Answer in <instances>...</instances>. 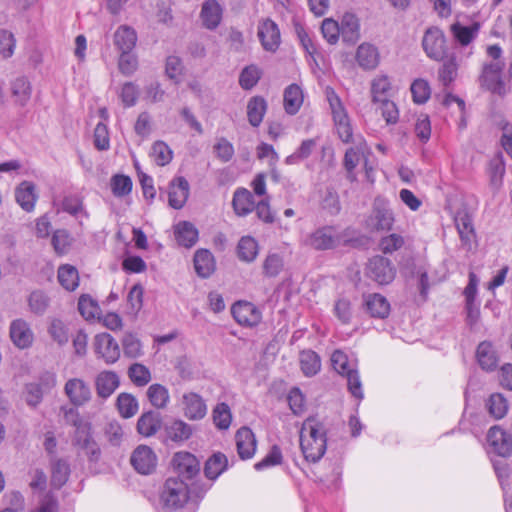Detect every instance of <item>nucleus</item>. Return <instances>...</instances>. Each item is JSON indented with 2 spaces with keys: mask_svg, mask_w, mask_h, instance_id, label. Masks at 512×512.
<instances>
[{
  "mask_svg": "<svg viewBox=\"0 0 512 512\" xmlns=\"http://www.w3.org/2000/svg\"><path fill=\"white\" fill-rule=\"evenodd\" d=\"M151 156L157 165L165 166L171 162L173 152L166 143L157 141L152 146Z\"/></svg>",
  "mask_w": 512,
  "mask_h": 512,
  "instance_id": "57",
  "label": "nucleus"
},
{
  "mask_svg": "<svg viewBox=\"0 0 512 512\" xmlns=\"http://www.w3.org/2000/svg\"><path fill=\"white\" fill-rule=\"evenodd\" d=\"M175 370L180 378L185 381L194 379L197 373L195 362L187 355L179 356L176 359Z\"/></svg>",
  "mask_w": 512,
  "mask_h": 512,
  "instance_id": "55",
  "label": "nucleus"
},
{
  "mask_svg": "<svg viewBox=\"0 0 512 512\" xmlns=\"http://www.w3.org/2000/svg\"><path fill=\"white\" fill-rule=\"evenodd\" d=\"M458 71V64L455 55L446 57L443 65L439 69V80L444 86L450 85L456 78Z\"/></svg>",
  "mask_w": 512,
  "mask_h": 512,
  "instance_id": "56",
  "label": "nucleus"
},
{
  "mask_svg": "<svg viewBox=\"0 0 512 512\" xmlns=\"http://www.w3.org/2000/svg\"><path fill=\"white\" fill-rule=\"evenodd\" d=\"M64 393L69 402L75 407H82L92 399L90 385L82 378L74 377L66 381Z\"/></svg>",
  "mask_w": 512,
  "mask_h": 512,
  "instance_id": "10",
  "label": "nucleus"
},
{
  "mask_svg": "<svg viewBox=\"0 0 512 512\" xmlns=\"http://www.w3.org/2000/svg\"><path fill=\"white\" fill-rule=\"evenodd\" d=\"M422 47L426 56L437 62L444 61L448 55L446 37L443 31L435 26L424 32Z\"/></svg>",
  "mask_w": 512,
  "mask_h": 512,
  "instance_id": "6",
  "label": "nucleus"
},
{
  "mask_svg": "<svg viewBox=\"0 0 512 512\" xmlns=\"http://www.w3.org/2000/svg\"><path fill=\"white\" fill-rule=\"evenodd\" d=\"M228 467L227 457L218 452L214 453L205 463V476L211 480L218 478Z\"/></svg>",
  "mask_w": 512,
  "mask_h": 512,
  "instance_id": "40",
  "label": "nucleus"
},
{
  "mask_svg": "<svg viewBox=\"0 0 512 512\" xmlns=\"http://www.w3.org/2000/svg\"><path fill=\"white\" fill-rule=\"evenodd\" d=\"M451 33L463 46L471 43L476 36V31L474 29L469 26H463L458 22L451 25Z\"/></svg>",
  "mask_w": 512,
  "mask_h": 512,
  "instance_id": "63",
  "label": "nucleus"
},
{
  "mask_svg": "<svg viewBox=\"0 0 512 512\" xmlns=\"http://www.w3.org/2000/svg\"><path fill=\"white\" fill-rule=\"evenodd\" d=\"M488 173L491 186L498 190L502 186L505 174V162L503 156L499 153L495 155L489 163Z\"/></svg>",
  "mask_w": 512,
  "mask_h": 512,
  "instance_id": "44",
  "label": "nucleus"
},
{
  "mask_svg": "<svg viewBox=\"0 0 512 512\" xmlns=\"http://www.w3.org/2000/svg\"><path fill=\"white\" fill-rule=\"evenodd\" d=\"M31 84L25 77H18L11 82V94L15 103L24 106L31 98Z\"/></svg>",
  "mask_w": 512,
  "mask_h": 512,
  "instance_id": "39",
  "label": "nucleus"
},
{
  "mask_svg": "<svg viewBox=\"0 0 512 512\" xmlns=\"http://www.w3.org/2000/svg\"><path fill=\"white\" fill-rule=\"evenodd\" d=\"M333 369L347 380V388L359 402L364 398L362 382L358 371V360L353 355L337 349L330 358Z\"/></svg>",
  "mask_w": 512,
  "mask_h": 512,
  "instance_id": "2",
  "label": "nucleus"
},
{
  "mask_svg": "<svg viewBox=\"0 0 512 512\" xmlns=\"http://www.w3.org/2000/svg\"><path fill=\"white\" fill-rule=\"evenodd\" d=\"M78 310L86 320L94 319L100 312L98 303L88 295L79 298Z\"/></svg>",
  "mask_w": 512,
  "mask_h": 512,
  "instance_id": "58",
  "label": "nucleus"
},
{
  "mask_svg": "<svg viewBox=\"0 0 512 512\" xmlns=\"http://www.w3.org/2000/svg\"><path fill=\"white\" fill-rule=\"evenodd\" d=\"M462 246L471 251L476 246V234L472 218L466 210H459L454 217Z\"/></svg>",
  "mask_w": 512,
  "mask_h": 512,
  "instance_id": "15",
  "label": "nucleus"
},
{
  "mask_svg": "<svg viewBox=\"0 0 512 512\" xmlns=\"http://www.w3.org/2000/svg\"><path fill=\"white\" fill-rule=\"evenodd\" d=\"M303 91L297 84H291L284 91V108L290 114H296L303 104Z\"/></svg>",
  "mask_w": 512,
  "mask_h": 512,
  "instance_id": "36",
  "label": "nucleus"
},
{
  "mask_svg": "<svg viewBox=\"0 0 512 512\" xmlns=\"http://www.w3.org/2000/svg\"><path fill=\"white\" fill-rule=\"evenodd\" d=\"M119 71L125 76L133 75L138 69V59L131 51L121 52L118 60Z\"/></svg>",
  "mask_w": 512,
  "mask_h": 512,
  "instance_id": "61",
  "label": "nucleus"
},
{
  "mask_svg": "<svg viewBox=\"0 0 512 512\" xmlns=\"http://www.w3.org/2000/svg\"><path fill=\"white\" fill-rule=\"evenodd\" d=\"M120 378L114 371H101L95 377V388L98 397L102 399L109 398L119 387Z\"/></svg>",
  "mask_w": 512,
  "mask_h": 512,
  "instance_id": "19",
  "label": "nucleus"
},
{
  "mask_svg": "<svg viewBox=\"0 0 512 512\" xmlns=\"http://www.w3.org/2000/svg\"><path fill=\"white\" fill-rule=\"evenodd\" d=\"M119 414L125 418L133 417L139 409V404L137 399L129 393H121L117 397L116 402Z\"/></svg>",
  "mask_w": 512,
  "mask_h": 512,
  "instance_id": "48",
  "label": "nucleus"
},
{
  "mask_svg": "<svg viewBox=\"0 0 512 512\" xmlns=\"http://www.w3.org/2000/svg\"><path fill=\"white\" fill-rule=\"evenodd\" d=\"M194 267L200 277H209L215 271V259L213 254L207 249L197 250L194 255Z\"/></svg>",
  "mask_w": 512,
  "mask_h": 512,
  "instance_id": "33",
  "label": "nucleus"
},
{
  "mask_svg": "<svg viewBox=\"0 0 512 512\" xmlns=\"http://www.w3.org/2000/svg\"><path fill=\"white\" fill-rule=\"evenodd\" d=\"M137 42L136 31L127 25H121L114 34V44L121 52L132 51Z\"/></svg>",
  "mask_w": 512,
  "mask_h": 512,
  "instance_id": "32",
  "label": "nucleus"
},
{
  "mask_svg": "<svg viewBox=\"0 0 512 512\" xmlns=\"http://www.w3.org/2000/svg\"><path fill=\"white\" fill-rule=\"evenodd\" d=\"M266 109L267 104L262 97H252L247 104V117L249 123L254 127H258L263 120Z\"/></svg>",
  "mask_w": 512,
  "mask_h": 512,
  "instance_id": "41",
  "label": "nucleus"
},
{
  "mask_svg": "<svg viewBox=\"0 0 512 512\" xmlns=\"http://www.w3.org/2000/svg\"><path fill=\"white\" fill-rule=\"evenodd\" d=\"M203 25L210 30L215 29L222 19V7L216 0H207L203 3L201 13Z\"/></svg>",
  "mask_w": 512,
  "mask_h": 512,
  "instance_id": "30",
  "label": "nucleus"
},
{
  "mask_svg": "<svg viewBox=\"0 0 512 512\" xmlns=\"http://www.w3.org/2000/svg\"><path fill=\"white\" fill-rule=\"evenodd\" d=\"M127 375L137 387H144L152 380L151 371L142 363H133L129 366Z\"/></svg>",
  "mask_w": 512,
  "mask_h": 512,
  "instance_id": "45",
  "label": "nucleus"
},
{
  "mask_svg": "<svg viewBox=\"0 0 512 512\" xmlns=\"http://www.w3.org/2000/svg\"><path fill=\"white\" fill-rule=\"evenodd\" d=\"M37 198L35 185L30 181L21 182L15 189L16 202L26 212L34 209Z\"/></svg>",
  "mask_w": 512,
  "mask_h": 512,
  "instance_id": "26",
  "label": "nucleus"
},
{
  "mask_svg": "<svg viewBox=\"0 0 512 512\" xmlns=\"http://www.w3.org/2000/svg\"><path fill=\"white\" fill-rule=\"evenodd\" d=\"M162 426V417L156 411L144 412L137 421V432L144 437L154 436Z\"/></svg>",
  "mask_w": 512,
  "mask_h": 512,
  "instance_id": "25",
  "label": "nucleus"
},
{
  "mask_svg": "<svg viewBox=\"0 0 512 512\" xmlns=\"http://www.w3.org/2000/svg\"><path fill=\"white\" fill-rule=\"evenodd\" d=\"M364 305L367 312L374 318H386L390 313V304L387 299L378 293L364 296Z\"/></svg>",
  "mask_w": 512,
  "mask_h": 512,
  "instance_id": "27",
  "label": "nucleus"
},
{
  "mask_svg": "<svg viewBox=\"0 0 512 512\" xmlns=\"http://www.w3.org/2000/svg\"><path fill=\"white\" fill-rule=\"evenodd\" d=\"M104 435L112 446H119L124 438V431L118 421H110L104 428Z\"/></svg>",
  "mask_w": 512,
  "mask_h": 512,
  "instance_id": "64",
  "label": "nucleus"
},
{
  "mask_svg": "<svg viewBox=\"0 0 512 512\" xmlns=\"http://www.w3.org/2000/svg\"><path fill=\"white\" fill-rule=\"evenodd\" d=\"M404 244L405 240L403 236L400 234L391 233L380 239L379 247L384 254H392L393 252L401 249Z\"/></svg>",
  "mask_w": 512,
  "mask_h": 512,
  "instance_id": "60",
  "label": "nucleus"
},
{
  "mask_svg": "<svg viewBox=\"0 0 512 512\" xmlns=\"http://www.w3.org/2000/svg\"><path fill=\"white\" fill-rule=\"evenodd\" d=\"M174 232L177 242L186 248L192 247L198 240V230L190 222H179L175 226Z\"/></svg>",
  "mask_w": 512,
  "mask_h": 512,
  "instance_id": "34",
  "label": "nucleus"
},
{
  "mask_svg": "<svg viewBox=\"0 0 512 512\" xmlns=\"http://www.w3.org/2000/svg\"><path fill=\"white\" fill-rule=\"evenodd\" d=\"M238 257L245 262H252L258 254V244L250 236H244L240 239L237 246Z\"/></svg>",
  "mask_w": 512,
  "mask_h": 512,
  "instance_id": "50",
  "label": "nucleus"
},
{
  "mask_svg": "<svg viewBox=\"0 0 512 512\" xmlns=\"http://www.w3.org/2000/svg\"><path fill=\"white\" fill-rule=\"evenodd\" d=\"M110 186L113 195L121 198L131 193L133 183L129 176L116 174L111 178Z\"/></svg>",
  "mask_w": 512,
  "mask_h": 512,
  "instance_id": "54",
  "label": "nucleus"
},
{
  "mask_svg": "<svg viewBox=\"0 0 512 512\" xmlns=\"http://www.w3.org/2000/svg\"><path fill=\"white\" fill-rule=\"evenodd\" d=\"M189 183L182 177L178 176L171 180L169 184L168 202L174 209H181L189 196Z\"/></svg>",
  "mask_w": 512,
  "mask_h": 512,
  "instance_id": "18",
  "label": "nucleus"
},
{
  "mask_svg": "<svg viewBox=\"0 0 512 512\" xmlns=\"http://www.w3.org/2000/svg\"><path fill=\"white\" fill-rule=\"evenodd\" d=\"M191 425L181 419H174L164 426V433L168 440L176 443L188 440L192 435Z\"/></svg>",
  "mask_w": 512,
  "mask_h": 512,
  "instance_id": "28",
  "label": "nucleus"
},
{
  "mask_svg": "<svg viewBox=\"0 0 512 512\" xmlns=\"http://www.w3.org/2000/svg\"><path fill=\"white\" fill-rule=\"evenodd\" d=\"M213 422L220 430H227L232 421V414L228 404L218 403L212 411Z\"/></svg>",
  "mask_w": 512,
  "mask_h": 512,
  "instance_id": "52",
  "label": "nucleus"
},
{
  "mask_svg": "<svg viewBox=\"0 0 512 512\" xmlns=\"http://www.w3.org/2000/svg\"><path fill=\"white\" fill-rule=\"evenodd\" d=\"M504 69L503 61H492L483 66L482 74L480 77L481 84L490 92L497 95L506 94V86L502 80V72Z\"/></svg>",
  "mask_w": 512,
  "mask_h": 512,
  "instance_id": "8",
  "label": "nucleus"
},
{
  "mask_svg": "<svg viewBox=\"0 0 512 512\" xmlns=\"http://www.w3.org/2000/svg\"><path fill=\"white\" fill-rule=\"evenodd\" d=\"M94 352L106 364L115 363L120 357V348L117 341L109 333L97 334L94 338Z\"/></svg>",
  "mask_w": 512,
  "mask_h": 512,
  "instance_id": "12",
  "label": "nucleus"
},
{
  "mask_svg": "<svg viewBox=\"0 0 512 512\" xmlns=\"http://www.w3.org/2000/svg\"><path fill=\"white\" fill-rule=\"evenodd\" d=\"M410 90L413 101L417 104H423L430 98L431 89L428 82L424 79H416L411 84Z\"/></svg>",
  "mask_w": 512,
  "mask_h": 512,
  "instance_id": "59",
  "label": "nucleus"
},
{
  "mask_svg": "<svg viewBox=\"0 0 512 512\" xmlns=\"http://www.w3.org/2000/svg\"><path fill=\"white\" fill-rule=\"evenodd\" d=\"M146 396L156 409H165L170 402L169 390L162 384L155 383L148 387Z\"/></svg>",
  "mask_w": 512,
  "mask_h": 512,
  "instance_id": "37",
  "label": "nucleus"
},
{
  "mask_svg": "<svg viewBox=\"0 0 512 512\" xmlns=\"http://www.w3.org/2000/svg\"><path fill=\"white\" fill-rule=\"evenodd\" d=\"M91 430V424L87 421H83L75 427L73 442L82 449H86L92 456H98L99 449L92 438Z\"/></svg>",
  "mask_w": 512,
  "mask_h": 512,
  "instance_id": "22",
  "label": "nucleus"
},
{
  "mask_svg": "<svg viewBox=\"0 0 512 512\" xmlns=\"http://www.w3.org/2000/svg\"><path fill=\"white\" fill-rule=\"evenodd\" d=\"M10 337L19 348H27L33 342V333L29 325L23 320H15L10 326Z\"/></svg>",
  "mask_w": 512,
  "mask_h": 512,
  "instance_id": "29",
  "label": "nucleus"
},
{
  "mask_svg": "<svg viewBox=\"0 0 512 512\" xmlns=\"http://www.w3.org/2000/svg\"><path fill=\"white\" fill-rule=\"evenodd\" d=\"M355 59L363 70H374L380 62V54L376 46L362 43L356 50Z\"/></svg>",
  "mask_w": 512,
  "mask_h": 512,
  "instance_id": "21",
  "label": "nucleus"
},
{
  "mask_svg": "<svg viewBox=\"0 0 512 512\" xmlns=\"http://www.w3.org/2000/svg\"><path fill=\"white\" fill-rule=\"evenodd\" d=\"M487 409L495 419L503 418L508 412V401L500 393L492 394L486 403Z\"/></svg>",
  "mask_w": 512,
  "mask_h": 512,
  "instance_id": "51",
  "label": "nucleus"
},
{
  "mask_svg": "<svg viewBox=\"0 0 512 512\" xmlns=\"http://www.w3.org/2000/svg\"><path fill=\"white\" fill-rule=\"evenodd\" d=\"M368 148L365 143L359 142L356 146L346 150L344 156V167L349 174L353 173L361 159L367 153Z\"/></svg>",
  "mask_w": 512,
  "mask_h": 512,
  "instance_id": "47",
  "label": "nucleus"
},
{
  "mask_svg": "<svg viewBox=\"0 0 512 512\" xmlns=\"http://www.w3.org/2000/svg\"><path fill=\"white\" fill-rule=\"evenodd\" d=\"M487 441L490 452L501 457H507L512 452V442L508 439L506 432L499 426L489 429Z\"/></svg>",
  "mask_w": 512,
  "mask_h": 512,
  "instance_id": "17",
  "label": "nucleus"
},
{
  "mask_svg": "<svg viewBox=\"0 0 512 512\" xmlns=\"http://www.w3.org/2000/svg\"><path fill=\"white\" fill-rule=\"evenodd\" d=\"M189 499V487L184 479L169 477L161 490L160 503L167 510L182 508Z\"/></svg>",
  "mask_w": 512,
  "mask_h": 512,
  "instance_id": "4",
  "label": "nucleus"
},
{
  "mask_svg": "<svg viewBox=\"0 0 512 512\" xmlns=\"http://www.w3.org/2000/svg\"><path fill=\"white\" fill-rule=\"evenodd\" d=\"M392 90L391 82L386 75H377L371 81V98L373 104L389 99Z\"/></svg>",
  "mask_w": 512,
  "mask_h": 512,
  "instance_id": "35",
  "label": "nucleus"
},
{
  "mask_svg": "<svg viewBox=\"0 0 512 512\" xmlns=\"http://www.w3.org/2000/svg\"><path fill=\"white\" fill-rule=\"evenodd\" d=\"M139 94V86L131 81L123 83L118 93L123 106L126 108L136 105Z\"/></svg>",
  "mask_w": 512,
  "mask_h": 512,
  "instance_id": "53",
  "label": "nucleus"
},
{
  "mask_svg": "<svg viewBox=\"0 0 512 512\" xmlns=\"http://www.w3.org/2000/svg\"><path fill=\"white\" fill-rule=\"evenodd\" d=\"M334 315L342 324H349L353 316L350 300L347 298H339L334 305Z\"/></svg>",
  "mask_w": 512,
  "mask_h": 512,
  "instance_id": "62",
  "label": "nucleus"
},
{
  "mask_svg": "<svg viewBox=\"0 0 512 512\" xmlns=\"http://www.w3.org/2000/svg\"><path fill=\"white\" fill-rule=\"evenodd\" d=\"M232 206L238 216L248 215L255 207L253 194L245 188H238L234 192Z\"/></svg>",
  "mask_w": 512,
  "mask_h": 512,
  "instance_id": "31",
  "label": "nucleus"
},
{
  "mask_svg": "<svg viewBox=\"0 0 512 512\" xmlns=\"http://www.w3.org/2000/svg\"><path fill=\"white\" fill-rule=\"evenodd\" d=\"M130 461L134 469L143 475L152 473L157 466V456L147 445H139L133 451Z\"/></svg>",
  "mask_w": 512,
  "mask_h": 512,
  "instance_id": "16",
  "label": "nucleus"
},
{
  "mask_svg": "<svg viewBox=\"0 0 512 512\" xmlns=\"http://www.w3.org/2000/svg\"><path fill=\"white\" fill-rule=\"evenodd\" d=\"M70 475L69 464L62 459L55 460L51 465V485L60 489L68 481Z\"/></svg>",
  "mask_w": 512,
  "mask_h": 512,
  "instance_id": "42",
  "label": "nucleus"
},
{
  "mask_svg": "<svg viewBox=\"0 0 512 512\" xmlns=\"http://www.w3.org/2000/svg\"><path fill=\"white\" fill-rule=\"evenodd\" d=\"M342 239V234L336 226L326 225L308 234L303 243L314 250L324 251L336 248Z\"/></svg>",
  "mask_w": 512,
  "mask_h": 512,
  "instance_id": "5",
  "label": "nucleus"
},
{
  "mask_svg": "<svg viewBox=\"0 0 512 512\" xmlns=\"http://www.w3.org/2000/svg\"><path fill=\"white\" fill-rule=\"evenodd\" d=\"M172 466L174 471L178 474L177 477L184 479H192L200 471V462L191 453L180 451L174 454L172 459Z\"/></svg>",
  "mask_w": 512,
  "mask_h": 512,
  "instance_id": "13",
  "label": "nucleus"
},
{
  "mask_svg": "<svg viewBox=\"0 0 512 512\" xmlns=\"http://www.w3.org/2000/svg\"><path fill=\"white\" fill-rule=\"evenodd\" d=\"M476 359L479 366L485 371H493L498 365V353L489 341L481 342L476 350Z\"/></svg>",
  "mask_w": 512,
  "mask_h": 512,
  "instance_id": "24",
  "label": "nucleus"
},
{
  "mask_svg": "<svg viewBox=\"0 0 512 512\" xmlns=\"http://www.w3.org/2000/svg\"><path fill=\"white\" fill-rule=\"evenodd\" d=\"M325 96L331 109L334 126L338 137L342 142L350 143L353 138L352 126L340 97L331 87H326Z\"/></svg>",
  "mask_w": 512,
  "mask_h": 512,
  "instance_id": "3",
  "label": "nucleus"
},
{
  "mask_svg": "<svg viewBox=\"0 0 512 512\" xmlns=\"http://www.w3.org/2000/svg\"><path fill=\"white\" fill-rule=\"evenodd\" d=\"M300 448L306 461L316 463L327 449V428L323 420L310 416L300 429Z\"/></svg>",
  "mask_w": 512,
  "mask_h": 512,
  "instance_id": "1",
  "label": "nucleus"
},
{
  "mask_svg": "<svg viewBox=\"0 0 512 512\" xmlns=\"http://www.w3.org/2000/svg\"><path fill=\"white\" fill-rule=\"evenodd\" d=\"M58 281L66 290L74 291L79 285L78 270L69 264L60 266L58 269Z\"/></svg>",
  "mask_w": 512,
  "mask_h": 512,
  "instance_id": "43",
  "label": "nucleus"
},
{
  "mask_svg": "<svg viewBox=\"0 0 512 512\" xmlns=\"http://www.w3.org/2000/svg\"><path fill=\"white\" fill-rule=\"evenodd\" d=\"M370 225L377 231H389L392 229L395 218L391 209L386 205L375 203L373 214L369 219Z\"/></svg>",
  "mask_w": 512,
  "mask_h": 512,
  "instance_id": "23",
  "label": "nucleus"
},
{
  "mask_svg": "<svg viewBox=\"0 0 512 512\" xmlns=\"http://www.w3.org/2000/svg\"><path fill=\"white\" fill-rule=\"evenodd\" d=\"M340 31L344 41L355 42L359 38V20L352 13H345L341 19Z\"/></svg>",
  "mask_w": 512,
  "mask_h": 512,
  "instance_id": "38",
  "label": "nucleus"
},
{
  "mask_svg": "<svg viewBox=\"0 0 512 512\" xmlns=\"http://www.w3.org/2000/svg\"><path fill=\"white\" fill-rule=\"evenodd\" d=\"M300 366L305 376L312 377L320 371V357L312 350L303 351L300 354Z\"/></svg>",
  "mask_w": 512,
  "mask_h": 512,
  "instance_id": "46",
  "label": "nucleus"
},
{
  "mask_svg": "<svg viewBox=\"0 0 512 512\" xmlns=\"http://www.w3.org/2000/svg\"><path fill=\"white\" fill-rule=\"evenodd\" d=\"M262 75V70L255 64L244 67L239 75V85L244 90H251L257 85Z\"/></svg>",
  "mask_w": 512,
  "mask_h": 512,
  "instance_id": "49",
  "label": "nucleus"
},
{
  "mask_svg": "<svg viewBox=\"0 0 512 512\" xmlns=\"http://www.w3.org/2000/svg\"><path fill=\"white\" fill-rule=\"evenodd\" d=\"M238 455L241 459H250L256 451V439L252 430L248 427L240 428L235 435Z\"/></svg>",
  "mask_w": 512,
  "mask_h": 512,
  "instance_id": "20",
  "label": "nucleus"
},
{
  "mask_svg": "<svg viewBox=\"0 0 512 512\" xmlns=\"http://www.w3.org/2000/svg\"><path fill=\"white\" fill-rule=\"evenodd\" d=\"M183 416L190 421H199L206 417L208 406L206 400L197 392L185 391L179 399Z\"/></svg>",
  "mask_w": 512,
  "mask_h": 512,
  "instance_id": "7",
  "label": "nucleus"
},
{
  "mask_svg": "<svg viewBox=\"0 0 512 512\" xmlns=\"http://www.w3.org/2000/svg\"><path fill=\"white\" fill-rule=\"evenodd\" d=\"M257 36L262 48L268 52H276L281 44V34L278 25L270 18L258 23Z\"/></svg>",
  "mask_w": 512,
  "mask_h": 512,
  "instance_id": "11",
  "label": "nucleus"
},
{
  "mask_svg": "<svg viewBox=\"0 0 512 512\" xmlns=\"http://www.w3.org/2000/svg\"><path fill=\"white\" fill-rule=\"evenodd\" d=\"M235 321L245 327L257 326L262 319L261 311L252 303L238 301L231 308Z\"/></svg>",
  "mask_w": 512,
  "mask_h": 512,
  "instance_id": "14",
  "label": "nucleus"
},
{
  "mask_svg": "<svg viewBox=\"0 0 512 512\" xmlns=\"http://www.w3.org/2000/svg\"><path fill=\"white\" fill-rule=\"evenodd\" d=\"M367 275L378 284L386 285L394 280L396 269L388 258L377 255L369 260Z\"/></svg>",
  "mask_w": 512,
  "mask_h": 512,
  "instance_id": "9",
  "label": "nucleus"
}]
</instances>
